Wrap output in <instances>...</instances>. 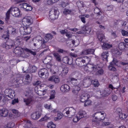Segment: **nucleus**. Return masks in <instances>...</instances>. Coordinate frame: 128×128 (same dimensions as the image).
Here are the masks:
<instances>
[{
    "mask_svg": "<svg viewBox=\"0 0 128 128\" xmlns=\"http://www.w3.org/2000/svg\"><path fill=\"white\" fill-rule=\"evenodd\" d=\"M16 44L13 40L9 39L2 46L3 48L7 50L14 49V52L15 54L19 56L20 58H24L25 56L24 50L20 46H16Z\"/></svg>",
    "mask_w": 128,
    "mask_h": 128,
    "instance_id": "1",
    "label": "nucleus"
},
{
    "mask_svg": "<svg viewBox=\"0 0 128 128\" xmlns=\"http://www.w3.org/2000/svg\"><path fill=\"white\" fill-rule=\"evenodd\" d=\"M13 16L16 17H19L21 16L22 13L20 9L16 7H12L7 12L5 18V20L7 22L10 18V13Z\"/></svg>",
    "mask_w": 128,
    "mask_h": 128,
    "instance_id": "2",
    "label": "nucleus"
},
{
    "mask_svg": "<svg viewBox=\"0 0 128 128\" xmlns=\"http://www.w3.org/2000/svg\"><path fill=\"white\" fill-rule=\"evenodd\" d=\"M105 116L106 114L104 112H98L95 113L93 115V117L96 120H92L93 123H95L96 125H98L99 124L98 121H103L105 119L107 120V118H105L104 116Z\"/></svg>",
    "mask_w": 128,
    "mask_h": 128,
    "instance_id": "3",
    "label": "nucleus"
},
{
    "mask_svg": "<svg viewBox=\"0 0 128 128\" xmlns=\"http://www.w3.org/2000/svg\"><path fill=\"white\" fill-rule=\"evenodd\" d=\"M76 112L75 109L73 108H66L64 110L62 113L64 114L66 113L67 116L71 118L75 115Z\"/></svg>",
    "mask_w": 128,
    "mask_h": 128,
    "instance_id": "4",
    "label": "nucleus"
},
{
    "mask_svg": "<svg viewBox=\"0 0 128 128\" xmlns=\"http://www.w3.org/2000/svg\"><path fill=\"white\" fill-rule=\"evenodd\" d=\"M26 96H27V99L24 98V102L25 103L26 105H29L33 100V93L30 91L26 92Z\"/></svg>",
    "mask_w": 128,
    "mask_h": 128,
    "instance_id": "5",
    "label": "nucleus"
},
{
    "mask_svg": "<svg viewBox=\"0 0 128 128\" xmlns=\"http://www.w3.org/2000/svg\"><path fill=\"white\" fill-rule=\"evenodd\" d=\"M91 68L92 69V70L94 72H95L97 70H98L96 72V74L98 75H102L104 73V70L102 68H100L98 64L92 65Z\"/></svg>",
    "mask_w": 128,
    "mask_h": 128,
    "instance_id": "6",
    "label": "nucleus"
},
{
    "mask_svg": "<svg viewBox=\"0 0 128 128\" xmlns=\"http://www.w3.org/2000/svg\"><path fill=\"white\" fill-rule=\"evenodd\" d=\"M33 20L30 16H26L22 19V23L25 26H29L33 23Z\"/></svg>",
    "mask_w": 128,
    "mask_h": 128,
    "instance_id": "7",
    "label": "nucleus"
},
{
    "mask_svg": "<svg viewBox=\"0 0 128 128\" xmlns=\"http://www.w3.org/2000/svg\"><path fill=\"white\" fill-rule=\"evenodd\" d=\"M84 58L86 60L83 59L82 58H78L76 60V63L77 66H79L82 67L86 64V60L89 59L90 58L86 56H85Z\"/></svg>",
    "mask_w": 128,
    "mask_h": 128,
    "instance_id": "8",
    "label": "nucleus"
},
{
    "mask_svg": "<svg viewBox=\"0 0 128 128\" xmlns=\"http://www.w3.org/2000/svg\"><path fill=\"white\" fill-rule=\"evenodd\" d=\"M72 84L75 86V87H81L82 84V82L79 80H77L73 78H70Z\"/></svg>",
    "mask_w": 128,
    "mask_h": 128,
    "instance_id": "9",
    "label": "nucleus"
},
{
    "mask_svg": "<svg viewBox=\"0 0 128 128\" xmlns=\"http://www.w3.org/2000/svg\"><path fill=\"white\" fill-rule=\"evenodd\" d=\"M59 12L57 10L53 9L50 11L49 16L52 20H55L58 17Z\"/></svg>",
    "mask_w": 128,
    "mask_h": 128,
    "instance_id": "10",
    "label": "nucleus"
},
{
    "mask_svg": "<svg viewBox=\"0 0 128 128\" xmlns=\"http://www.w3.org/2000/svg\"><path fill=\"white\" fill-rule=\"evenodd\" d=\"M79 44V41L78 40H75L71 39L70 40V42L67 43V45L70 48L77 46Z\"/></svg>",
    "mask_w": 128,
    "mask_h": 128,
    "instance_id": "11",
    "label": "nucleus"
},
{
    "mask_svg": "<svg viewBox=\"0 0 128 128\" xmlns=\"http://www.w3.org/2000/svg\"><path fill=\"white\" fill-rule=\"evenodd\" d=\"M40 87V86H36L35 88V92L39 96H44L46 93L47 90L45 89L44 90H40L39 88Z\"/></svg>",
    "mask_w": 128,
    "mask_h": 128,
    "instance_id": "12",
    "label": "nucleus"
},
{
    "mask_svg": "<svg viewBox=\"0 0 128 128\" xmlns=\"http://www.w3.org/2000/svg\"><path fill=\"white\" fill-rule=\"evenodd\" d=\"M4 93L6 94V96L12 98L13 97V95L14 94V90L11 89H8L6 90Z\"/></svg>",
    "mask_w": 128,
    "mask_h": 128,
    "instance_id": "13",
    "label": "nucleus"
},
{
    "mask_svg": "<svg viewBox=\"0 0 128 128\" xmlns=\"http://www.w3.org/2000/svg\"><path fill=\"white\" fill-rule=\"evenodd\" d=\"M80 82H82V84L81 88H82L83 87L84 88H87L90 85L91 83V81L89 79H84L83 81H81Z\"/></svg>",
    "mask_w": 128,
    "mask_h": 128,
    "instance_id": "14",
    "label": "nucleus"
},
{
    "mask_svg": "<svg viewBox=\"0 0 128 128\" xmlns=\"http://www.w3.org/2000/svg\"><path fill=\"white\" fill-rule=\"evenodd\" d=\"M24 1V0H17V3L19 4V5L20 8H22L24 9H25L26 10V8L28 4L26 3L22 2Z\"/></svg>",
    "mask_w": 128,
    "mask_h": 128,
    "instance_id": "15",
    "label": "nucleus"
},
{
    "mask_svg": "<svg viewBox=\"0 0 128 128\" xmlns=\"http://www.w3.org/2000/svg\"><path fill=\"white\" fill-rule=\"evenodd\" d=\"M48 80L54 82L55 83H57L59 82L60 80L58 76L54 75L48 78Z\"/></svg>",
    "mask_w": 128,
    "mask_h": 128,
    "instance_id": "16",
    "label": "nucleus"
},
{
    "mask_svg": "<svg viewBox=\"0 0 128 128\" xmlns=\"http://www.w3.org/2000/svg\"><path fill=\"white\" fill-rule=\"evenodd\" d=\"M117 111L118 112V114L119 118L121 120H123L127 118V116L125 114H123L122 113V111L121 109L120 108H118L117 110Z\"/></svg>",
    "mask_w": 128,
    "mask_h": 128,
    "instance_id": "17",
    "label": "nucleus"
},
{
    "mask_svg": "<svg viewBox=\"0 0 128 128\" xmlns=\"http://www.w3.org/2000/svg\"><path fill=\"white\" fill-rule=\"evenodd\" d=\"M111 92L109 88L106 89L100 92V94L103 96H108Z\"/></svg>",
    "mask_w": 128,
    "mask_h": 128,
    "instance_id": "18",
    "label": "nucleus"
},
{
    "mask_svg": "<svg viewBox=\"0 0 128 128\" xmlns=\"http://www.w3.org/2000/svg\"><path fill=\"white\" fill-rule=\"evenodd\" d=\"M70 89L69 86L67 84H64L61 86L60 88V90L63 92L68 91Z\"/></svg>",
    "mask_w": 128,
    "mask_h": 128,
    "instance_id": "19",
    "label": "nucleus"
},
{
    "mask_svg": "<svg viewBox=\"0 0 128 128\" xmlns=\"http://www.w3.org/2000/svg\"><path fill=\"white\" fill-rule=\"evenodd\" d=\"M89 97V95L88 94H82L80 96V101L82 102H84L86 100H88Z\"/></svg>",
    "mask_w": 128,
    "mask_h": 128,
    "instance_id": "20",
    "label": "nucleus"
},
{
    "mask_svg": "<svg viewBox=\"0 0 128 128\" xmlns=\"http://www.w3.org/2000/svg\"><path fill=\"white\" fill-rule=\"evenodd\" d=\"M40 116V114L38 112H36L32 113L31 115L32 118L34 120H36L38 119Z\"/></svg>",
    "mask_w": 128,
    "mask_h": 128,
    "instance_id": "21",
    "label": "nucleus"
},
{
    "mask_svg": "<svg viewBox=\"0 0 128 128\" xmlns=\"http://www.w3.org/2000/svg\"><path fill=\"white\" fill-rule=\"evenodd\" d=\"M109 56V54L108 51L103 52L102 54V58L103 60L107 61L108 57Z\"/></svg>",
    "mask_w": 128,
    "mask_h": 128,
    "instance_id": "22",
    "label": "nucleus"
},
{
    "mask_svg": "<svg viewBox=\"0 0 128 128\" xmlns=\"http://www.w3.org/2000/svg\"><path fill=\"white\" fill-rule=\"evenodd\" d=\"M53 36L50 34H46L44 38L43 39L44 43H46L48 42L49 40H51Z\"/></svg>",
    "mask_w": 128,
    "mask_h": 128,
    "instance_id": "23",
    "label": "nucleus"
},
{
    "mask_svg": "<svg viewBox=\"0 0 128 128\" xmlns=\"http://www.w3.org/2000/svg\"><path fill=\"white\" fill-rule=\"evenodd\" d=\"M48 73V70L46 68H42L40 69L38 72V74L40 77H41Z\"/></svg>",
    "mask_w": 128,
    "mask_h": 128,
    "instance_id": "24",
    "label": "nucleus"
},
{
    "mask_svg": "<svg viewBox=\"0 0 128 128\" xmlns=\"http://www.w3.org/2000/svg\"><path fill=\"white\" fill-rule=\"evenodd\" d=\"M7 32L8 34H14L16 33V30L13 27L9 26L8 28Z\"/></svg>",
    "mask_w": 128,
    "mask_h": 128,
    "instance_id": "25",
    "label": "nucleus"
},
{
    "mask_svg": "<svg viewBox=\"0 0 128 128\" xmlns=\"http://www.w3.org/2000/svg\"><path fill=\"white\" fill-rule=\"evenodd\" d=\"M8 110L5 108H3L0 110V113L1 116L4 117L8 115Z\"/></svg>",
    "mask_w": 128,
    "mask_h": 128,
    "instance_id": "26",
    "label": "nucleus"
},
{
    "mask_svg": "<svg viewBox=\"0 0 128 128\" xmlns=\"http://www.w3.org/2000/svg\"><path fill=\"white\" fill-rule=\"evenodd\" d=\"M53 55L57 61L58 62L62 61L61 56L58 53L55 52L53 53Z\"/></svg>",
    "mask_w": 128,
    "mask_h": 128,
    "instance_id": "27",
    "label": "nucleus"
},
{
    "mask_svg": "<svg viewBox=\"0 0 128 128\" xmlns=\"http://www.w3.org/2000/svg\"><path fill=\"white\" fill-rule=\"evenodd\" d=\"M86 113L84 111L80 110L78 112L77 115L80 118H85L86 116Z\"/></svg>",
    "mask_w": 128,
    "mask_h": 128,
    "instance_id": "28",
    "label": "nucleus"
},
{
    "mask_svg": "<svg viewBox=\"0 0 128 128\" xmlns=\"http://www.w3.org/2000/svg\"><path fill=\"white\" fill-rule=\"evenodd\" d=\"M52 59V56H48L43 60V62L45 64H47L50 62Z\"/></svg>",
    "mask_w": 128,
    "mask_h": 128,
    "instance_id": "29",
    "label": "nucleus"
},
{
    "mask_svg": "<svg viewBox=\"0 0 128 128\" xmlns=\"http://www.w3.org/2000/svg\"><path fill=\"white\" fill-rule=\"evenodd\" d=\"M26 26H22L19 29L21 35H26Z\"/></svg>",
    "mask_w": 128,
    "mask_h": 128,
    "instance_id": "30",
    "label": "nucleus"
},
{
    "mask_svg": "<svg viewBox=\"0 0 128 128\" xmlns=\"http://www.w3.org/2000/svg\"><path fill=\"white\" fill-rule=\"evenodd\" d=\"M111 45L106 43H104L102 46V48L105 50H107L112 47Z\"/></svg>",
    "mask_w": 128,
    "mask_h": 128,
    "instance_id": "31",
    "label": "nucleus"
},
{
    "mask_svg": "<svg viewBox=\"0 0 128 128\" xmlns=\"http://www.w3.org/2000/svg\"><path fill=\"white\" fill-rule=\"evenodd\" d=\"M126 45L127 44L125 43L124 42L120 43L118 45V48L120 50H123L126 47Z\"/></svg>",
    "mask_w": 128,
    "mask_h": 128,
    "instance_id": "32",
    "label": "nucleus"
},
{
    "mask_svg": "<svg viewBox=\"0 0 128 128\" xmlns=\"http://www.w3.org/2000/svg\"><path fill=\"white\" fill-rule=\"evenodd\" d=\"M71 60V59H69L67 56L64 57L62 59L64 63L66 64H70L71 63L69 62L70 60Z\"/></svg>",
    "mask_w": 128,
    "mask_h": 128,
    "instance_id": "33",
    "label": "nucleus"
},
{
    "mask_svg": "<svg viewBox=\"0 0 128 128\" xmlns=\"http://www.w3.org/2000/svg\"><path fill=\"white\" fill-rule=\"evenodd\" d=\"M42 40H38L36 41L35 43H34V46L36 47L38 46L41 45V44L42 43Z\"/></svg>",
    "mask_w": 128,
    "mask_h": 128,
    "instance_id": "34",
    "label": "nucleus"
},
{
    "mask_svg": "<svg viewBox=\"0 0 128 128\" xmlns=\"http://www.w3.org/2000/svg\"><path fill=\"white\" fill-rule=\"evenodd\" d=\"M56 127V125L52 122H48L47 124L48 128H55Z\"/></svg>",
    "mask_w": 128,
    "mask_h": 128,
    "instance_id": "35",
    "label": "nucleus"
},
{
    "mask_svg": "<svg viewBox=\"0 0 128 128\" xmlns=\"http://www.w3.org/2000/svg\"><path fill=\"white\" fill-rule=\"evenodd\" d=\"M26 83L25 84H28L31 81V78L29 75L27 74L25 78Z\"/></svg>",
    "mask_w": 128,
    "mask_h": 128,
    "instance_id": "36",
    "label": "nucleus"
},
{
    "mask_svg": "<svg viewBox=\"0 0 128 128\" xmlns=\"http://www.w3.org/2000/svg\"><path fill=\"white\" fill-rule=\"evenodd\" d=\"M37 68L34 66H30V72H35L36 71Z\"/></svg>",
    "mask_w": 128,
    "mask_h": 128,
    "instance_id": "37",
    "label": "nucleus"
},
{
    "mask_svg": "<svg viewBox=\"0 0 128 128\" xmlns=\"http://www.w3.org/2000/svg\"><path fill=\"white\" fill-rule=\"evenodd\" d=\"M98 38L99 40L102 42H104V36L103 34L98 35Z\"/></svg>",
    "mask_w": 128,
    "mask_h": 128,
    "instance_id": "38",
    "label": "nucleus"
},
{
    "mask_svg": "<svg viewBox=\"0 0 128 128\" xmlns=\"http://www.w3.org/2000/svg\"><path fill=\"white\" fill-rule=\"evenodd\" d=\"M81 88V87H75L74 89L72 90V92L74 94L77 95Z\"/></svg>",
    "mask_w": 128,
    "mask_h": 128,
    "instance_id": "39",
    "label": "nucleus"
},
{
    "mask_svg": "<svg viewBox=\"0 0 128 128\" xmlns=\"http://www.w3.org/2000/svg\"><path fill=\"white\" fill-rule=\"evenodd\" d=\"M64 14L66 15L68 14H72L73 13L72 11L68 9H65L64 11Z\"/></svg>",
    "mask_w": 128,
    "mask_h": 128,
    "instance_id": "40",
    "label": "nucleus"
},
{
    "mask_svg": "<svg viewBox=\"0 0 128 128\" xmlns=\"http://www.w3.org/2000/svg\"><path fill=\"white\" fill-rule=\"evenodd\" d=\"M91 83H92L93 85L94 86H98L99 85L98 80H93L92 81H91Z\"/></svg>",
    "mask_w": 128,
    "mask_h": 128,
    "instance_id": "41",
    "label": "nucleus"
},
{
    "mask_svg": "<svg viewBox=\"0 0 128 128\" xmlns=\"http://www.w3.org/2000/svg\"><path fill=\"white\" fill-rule=\"evenodd\" d=\"M62 117V114L61 113H58L57 114V117L54 118V120H58L60 119Z\"/></svg>",
    "mask_w": 128,
    "mask_h": 128,
    "instance_id": "42",
    "label": "nucleus"
},
{
    "mask_svg": "<svg viewBox=\"0 0 128 128\" xmlns=\"http://www.w3.org/2000/svg\"><path fill=\"white\" fill-rule=\"evenodd\" d=\"M26 34H30L31 32L32 28L30 27L26 26Z\"/></svg>",
    "mask_w": 128,
    "mask_h": 128,
    "instance_id": "43",
    "label": "nucleus"
},
{
    "mask_svg": "<svg viewBox=\"0 0 128 128\" xmlns=\"http://www.w3.org/2000/svg\"><path fill=\"white\" fill-rule=\"evenodd\" d=\"M5 100L3 96H0V104L2 105H3L4 104Z\"/></svg>",
    "mask_w": 128,
    "mask_h": 128,
    "instance_id": "44",
    "label": "nucleus"
},
{
    "mask_svg": "<svg viewBox=\"0 0 128 128\" xmlns=\"http://www.w3.org/2000/svg\"><path fill=\"white\" fill-rule=\"evenodd\" d=\"M94 13H96L98 15H100L102 13L100 10L98 8H95L94 10Z\"/></svg>",
    "mask_w": 128,
    "mask_h": 128,
    "instance_id": "45",
    "label": "nucleus"
},
{
    "mask_svg": "<svg viewBox=\"0 0 128 128\" xmlns=\"http://www.w3.org/2000/svg\"><path fill=\"white\" fill-rule=\"evenodd\" d=\"M88 54H93L94 52V50L92 48H88L87 49Z\"/></svg>",
    "mask_w": 128,
    "mask_h": 128,
    "instance_id": "46",
    "label": "nucleus"
},
{
    "mask_svg": "<svg viewBox=\"0 0 128 128\" xmlns=\"http://www.w3.org/2000/svg\"><path fill=\"white\" fill-rule=\"evenodd\" d=\"M44 106L46 108L48 109L49 111H50V110H51L52 109V107L51 106L50 104L49 105L46 104L44 105Z\"/></svg>",
    "mask_w": 128,
    "mask_h": 128,
    "instance_id": "47",
    "label": "nucleus"
},
{
    "mask_svg": "<svg viewBox=\"0 0 128 128\" xmlns=\"http://www.w3.org/2000/svg\"><path fill=\"white\" fill-rule=\"evenodd\" d=\"M122 35L124 36H128V32L124 30H122Z\"/></svg>",
    "mask_w": 128,
    "mask_h": 128,
    "instance_id": "48",
    "label": "nucleus"
},
{
    "mask_svg": "<svg viewBox=\"0 0 128 128\" xmlns=\"http://www.w3.org/2000/svg\"><path fill=\"white\" fill-rule=\"evenodd\" d=\"M84 103V106H87L90 105L91 102V101L90 100H86V101H85Z\"/></svg>",
    "mask_w": 128,
    "mask_h": 128,
    "instance_id": "49",
    "label": "nucleus"
},
{
    "mask_svg": "<svg viewBox=\"0 0 128 128\" xmlns=\"http://www.w3.org/2000/svg\"><path fill=\"white\" fill-rule=\"evenodd\" d=\"M25 50L27 52H30L31 54L33 55H35L36 54L35 52L32 51L28 49L27 48H26L25 49Z\"/></svg>",
    "mask_w": 128,
    "mask_h": 128,
    "instance_id": "50",
    "label": "nucleus"
},
{
    "mask_svg": "<svg viewBox=\"0 0 128 128\" xmlns=\"http://www.w3.org/2000/svg\"><path fill=\"white\" fill-rule=\"evenodd\" d=\"M62 2V4L60 5V6L61 7H62L63 8H64L65 7H66V6H68V2Z\"/></svg>",
    "mask_w": 128,
    "mask_h": 128,
    "instance_id": "51",
    "label": "nucleus"
},
{
    "mask_svg": "<svg viewBox=\"0 0 128 128\" xmlns=\"http://www.w3.org/2000/svg\"><path fill=\"white\" fill-rule=\"evenodd\" d=\"M108 87L109 88L111 89L112 90H113L114 89H116V91L117 90V88H118V86L115 87L111 84H110L108 85Z\"/></svg>",
    "mask_w": 128,
    "mask_h": 128,
    "instance_id": "52",
    "label": "nucleus"
},
{
    "mask_svg": "<svg viewBox=\"0 0 128 128\" xmlns=\"http://www.w3.org/2000/svg\"><path fill=\"white\" fill-rule=\"evenodd\" d=\"M108 87L109 88L111 89L112 90H113L114 89H116V91L117 90V88H118V86L115 87L111 84H110L108 85Z\"/></svg>",
    "mask_w": 128,
    "mask_h": 128,
    "instance_id": "53",
    "label": "nucleus"
},
{
    "mask_svg": "<svg viewBox=\"0 0 128 128\" xmlns=\"http://www.w3.org/2000/svg\"><path fill=\"white\" fill-rule=\"evenodd\" d=\"M80 119L79 116H75L73 118V121L75 122H77Z\"/></svg>",
    "mask_w": 128,
    "mask_h": 128,
    "instance_id": "54",
    "label": "nucleus"
},
{
    "mask_svg": "<svg viewBox=\"0 0 128 128\" xmlns=\"http://www.w3.org/2000/svg\"><path fill=\"white\" fill-rule=\"evenodd\" d=\"M114 7V6L112 5L108 6L107 7V10L108 11H111L113 10Z\"/></svg>",
    "mask_w": 128,
    "mask_h": 128,
    "instance_id": "55",
    "label": "nucleus"
},
{
    "mask_svg": "<svg viewBox=\"0 0 128 128\" xmlns=\"http://www.w3.org/2000/svg\"><path fill=\"white\" fill-rule=\"evenodd\" d=\"M66 36L69 38H72V34H71L69 31L68 32L67 31L66 34Z\"/></svg>",
    "mask_w": 128,
    "mask_h": 128,
    "instance_id": "56",
    "label": "nucleus"
},
{
    "mask_svg": "<svg viewBox=\"0 0 128 128\" xmlns=\"http://www.w3.org/2000/svg\"><path fill=\"white\" fill-rule=\"evenodd\" d=\"M118 62V60L116 58H113V60L112 62L111 63L112 65H113L114 64H116Z\"/></svg>",
    "mask_w": 128,
    "mask_h": 128,
    "instance_id": "57",
    "label": "nucleus"
},
{
    "mask_svg": "<svg viewBox=\"0 0 128 128\" xmlns=\"http://www.w3.org/2000/svg\"><path fill=\"white\" fill-rule=\"evenodd\" d=\"M122 52L121 51H119L118 49L114 51L115 54L116 55H120Z\"/></svg>",
    "mask_w": 128,
    "mask_h": 128,
    "instance_id": "58",
    "label": "nucleus"
},
{
    "mask_svg": "<svg viewBox=\"0 0 128 128\" xmlns=\"http://www.w3.org/2000/svg\"><path fill=\"white\" fill-rule=\"evenodd\" d=\"M40 81H39L38 80L37 81H36V82H34L33 84L34 86H40Z\"/></svg>",
    "mask_w": 128,
    "mask_h": 128,
    "instance_id": "59",
    "label": "nucleus"
},
{
    "mask_svg": "<svg viewBox=\"0 0 128 128\" xmlns=\"http://www.w3.org/2000/svg\"><path fill=\"white\" fill-rule=\"evenodd\" d=\"M81 54L82 55H88V53L87 52V50H84L82 52Z\"/></svg>",
    "mask_w": 128,
    "mask_h": 128,
    "instance_id": "60",
    "label": "nucleus"
},
{
    "mask_svg": "<svg viewBox=\"0 0 128 128\" xmlns=\"http://www.w3.org/2000/svg\"><path fill=\"white\" fill-rule=\"evenodd\" d=\"M109 69L111 71H116V68L113 66H110L109 67Z\"/></svg>",
    "mask_w": 128,
    "mask_h": 128,
    "instance_id": "61",
    "label": "nucleus"
},
{
    "mask_svg": "<svg viewBox=\"0 0 128 128\" xmlns=\"http://www.w3.org/2000/svg\"><path fill=\"white\" fill-rule=\"evenodd\" d=\"M18 98H15L14 100H12V104L14 105L16 103L18 102Z\"/></svg>",
    "mask_w": 128,
    "mask_h": 128,
    "instance_id": "62",
    "label": "nucleus"
},
{
    "mask_svg": "<svg viewBox=\"0 0 128 128\" xmlns=\"http://www.w3.org/2000/svg\"><path fill=\"white\" fill-rule=\"evenodd\" d=\"M112 98L113 101H115L117 100L118 97L116 95L113 94L112 96Z\"/></svg>",
    "mask_w": 128,
    "mask_h": 128,
    "instance_id": "63",
    "label": "nucleus"
},
{
    "mask_svg": "<svg viewBox=\"0 0 128 128\" xmlns=\"http://www.w3.org/2000/svg\"><path fill=\"white\" fill-rule=\"evenodd\" d=\"M111 35L113 36V38H115L117 37V35L116 34V32H112L111 33Z\"/></svg>",
    "mask_w": 128,
    "mask_h": 128,
    "instance_id": "64",
    "label": "nucleus"
}]
</instances>
